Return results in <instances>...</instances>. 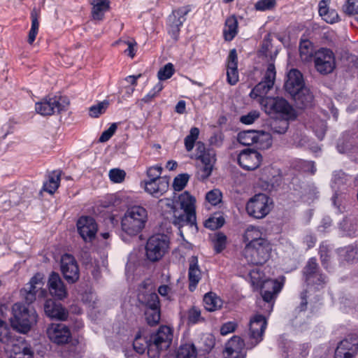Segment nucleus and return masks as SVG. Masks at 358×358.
<instances>
[{"label":"nucleus","instance_id":"nucleus-58","mask_svg":"<svg viewBox=\"0 0 358 358\" xmlns=\"http://www.w3.org/2000/svg\"><path fill=\"white\" fill-rule=\"evenodd\" d=\"M163 84L157 83L153 88L141 99V102L150 103L163 90Z\"/></svg>","mask_w":358,"mask_h":358},{"label":"nucleus","instance_id":"nucleus-63","mask_svg":"<svg viewBox=\"0 0 358 358\" xmlns=\"http://www.w3.org/2000/svg\"><path fill=\"white\" fill-rule=\"evenodd\" d=\"M108 175L111 181L115 183H120L124 180L126 173L123 170L113 169L109 171Z\"/></svg>","mask_w":358,"mask_h":358},{"label":"nucleus","instance_id":"nucleus-56","mask_svg":"<svg viewBox=\"0 0 358 358\" xmlns=\"http://www.w3.org/2000/svg\"><path fill=\"white\" fill-rule=\"evenodd\" d=\"M222 194L218 189H214L209 191L206 195V199L210 204L215 206L222 201Z\"/></svg>","mask_w":358,"mask_h":358},{"label":"nucleus","instance_id":"nucleus-38","mask_svg":"<svg viewBox=\"0 0 358 358\" xmlns=\"http://www.w3.org/2000/svg\"><path fill=\"white\" fill-rule=\"evenodd\" d=\"M222 299L213 292L206 293L203 296V305L206 310L213 312L222 306Z\"/></svg>","mask_w":358,"mask_h":358},{"label":"nucleus","instance_id":"nucleus-35","mask_svg":"<svg viewBox=\"0 0 358 358\" xmlns=\"http://www.w3.org/2000/svg\"><path fill=\"white\" fill-rule=\"evenodd\" d=\"M313 44L309 40H302L299 44V56L302 62H311L315 57Z\"/></svg>","mask_w":358,"mask_h":358},{"label":"nucleus","instance_id":"nucleus-19","mask_svg":"<svg viewBox=\"0 0 358 358\" xmlns=\"http://www.w3.org/2000/svg\"><path fill=\"white\" fill-rule=\"evenodd\" d=\"M77 229L80 236L85 242L94 239L97 232V224L90 216H82L77 222Z\"/></svg>","mask_w":358,"mask_h":358},{"label":"nucleus","instance_id":"nucleus-13","mask_svg":"<svg viewBox=\"0 0 358 358\" xmlns=\"http://www.w3.org/2000/svg\"><path fill=\"white\" fill-rule=\"evenodd\" d=\"M260 105L268 115L280 114L287 118L291 117L293 112L292 107L283 98L266 97L261 99Z\"/></svg>","mask_w":358,"mask_h":358},{"label":"nucleus","instance_id":"nucleus-47","mask_svg":"<svg viewBox=\"0 0 358 358\" xmlns=\"http://www.w3.org/2000/svg\"><path fill=\"white\" fill-rule=\"evenodd\" d=\"M31 27L28 36V43L29 44H31L35 41L39 27L38 14L35 9L31 11Z\"/></svg>","mask_w":358,"mask_h":358},{"label":"nucleus","instance_id":"nucleus-30","mask_svg":"<svg viewBox=\"0 0 358 358\" xmlns=\"http://www.w3.org/2000/svg\"><path fill=\"white\" fill-rule=\"evenodd\" d=\"M194 157L199 159L202 164L213 165L215 162V152L212 149H206L203 143L199 141L196 143Z\"/></svg>","mask_w":358,"mask_h":358},{"label":"nucleus","instance_id":"nucleus-59","mask_svg":"<svg viewBox=\"0 0 358 358\" xmlns=\"http://www.w3.org/2000/svg\"><path fill=\"white\" fill-rule=\"evenodd\" d=\"M319 254L323 266L328 268V262L330 258V249L327 244H321L320 246Z\"/></svg>","mask_w":358,"mask_h":358},{"label":"nucleus","instance_id":"nucleus-2","mask_svg":"<svg viewBox=\"0 0 358 358\" xmlns=\"http://www.w3.org/2000/svg\"><path fill=\"white\" fill-rule=\"evenodd\" d=\"M148 220L147 210L141 206H133L127 209L121 219L122 231L136 236L145 228Z\"/></svg>","mask_w":358,"mask_h":358},{"label":"nucleus","instance_id":"nucleus-43","mask_svg":"<svg viewBox=\"0 0 358 358\" xmlns=\"http://www.w3.org/2000/svg\"><path fill=\"white\" fill-rule=\"evenodd\" d=\"M261 236L262 233L257 227L250 226L247 228L243 238L245 243L255 244V242L259 243L260 240H266Z\"/></svg>","mask_w":358,"mask_h":358},{"label":"nucleus","instance_id":"nucleus-33","mask_svg":"<svg viewBox=\"0 0 358 358\" xmlns=\"http://www.w3.org/2000/svg\"><path fill=\"white\" fill-rule=\"evenodd\" d=\"M291 96L296 106L300 108L310 106L313 101V95L306 87L297 91L296 94L291 95Z\"/></svg>","mask_w":358,"mask_h":358},{"label":"nucleus","instance_id":"nucleus-31","mask_svg":"<svg viewBox=\"0 0 358 358\" xmlns=\"http://www.w3.org/2000/svg\"><path fill=\"white\" fill-rule=\"evenodd\" d=\"M201 278V271L198 264L196 256H192L189 260L188 279L189 281V289L194 291Z\"/></svg>","mask_w":358,"mask_h":358},{"label":"nucleus","instance_id":"nucleus-9","mask_svg":"<svg viewBox=\"0 0 358 358\" xmlns=\"http://www.w3.org/2000/svg\"><path fill=\"white\" fill-rule=\"evenodd\" d=\"M273 201L265 194H257L246 204L248 214L255 219L265 217L271 211Z\"/></svg>","mask_w":358,"mask_h":358},{"label":"nucleus","instance_id":"nucleus-45","mask_svg":"<svg viewBox=\"0 0 358 358\" xmlns=\"http://www.w3.org/2000/svg\"><path fill=\"white\" fill-rule=\"evenodd\" d=\"M257 130L242 131L238 134V142L243 145H252L255 143Z\"/></svg>","mask_w":358,"mask_h":358},{"label":"nucleus","instance_id":"nucleus-37","mask_svg":"<svg viewBox=\"0 0 358 358\" xmlns=\"http://www.w3.org/2000/svg\"><path fill=\"white\" fill-rule=\"evenodd\" d=\"M319 14L327 23L333 24L338 21L339 16L334 9H329L324 0L319 3Z\"/></svg>","mask_w":358,"mask_h":358},{"label":"nucleus","instance_id":"nucleus-6","mask_svg":"<svg viewBox=\"0 0 358 358\" xmlns=\"http://www.w3.org/2000/svg\"><path fill=\"white\" fill-rule=\"evenodd\" d=\"M173 340L172 329L167 326H162L150 336V348L148 357H158L160 352L167 350Z\"/></svg>","mask_w":358,"mask_h":358},{"label":"nucleus","instance_id":"nucleus-41","mask_svg":"<svg viewBox=\"0 0 358 358\" xmlns=\"http://www.w3.org/2000/svg\"><path fill=\"white\" fill-rule=\"evenodd\" d=\"M256 134L254 145H255L257 148L266 150L271 146L272 138L269 133L257 130Z\"/></svg>","mask_w":358,"mask_h":358},{"label":"nucleus","instance_id":"nucleus-23","mask_svg":"<svg viewBox=\"0 0 358 358\" xmlns=\"http://www.w3.org/2000/svg\"><path fill=\"white\" fill-rule=\"evenodd\" d=\"M262 155L256 150L245 149L238 155L237 162L244 169L252 171L259 167Z\"/></svg>","mask_w":358,"mask_h":358},{"label":"nucleus","instance_id":"nucleus-62","mask_svg":"<svg viewBox=\"0 0 358 358\" xmlns=\"http://www.w3.org/2000/svg\"><path fill=\"white\" fill-rule=\"evenodd\" d=\"M201 319V310L196 307H192L187 312V321L189 324L197 323Z\"/></svg>","mask_w":358,"mask_h":358},{"label":"nucleus","instance_id":"nucleus-49","mask_svg":"<svg viewBox=\"0 0 358 358\" xmlns=\"http://www.w3.org/2000/svg\"><path fill=\"white\" fill-rule=\"evenodd\" d=\"M108 106L109 101L108 100L99 102L97 104L93 105L90 108L89 114L92 117H98L106 112Z\"/></svg>","mask_w":358,"mask_h":358},{"label":"nucleus","instance_id":"nucleus-28","mask_svg":"<svg viewBox=\"0 0 358 358\" xmlns=\"http://www.w3.org/2000/svg\"><path fill=\"white\" fill-rule=\"evenodd\" d=\"M44 311L48 317L59 320H66L68 315V313L62 306L52 299L46 300L44 304Z\"/></svg>","mask_w":358,"mask_h":358},{"label":"nucleus","instance_id":"nucleus-1","mask_svg":"<svg viewBox=\"0 0 358 358\" xmlns=\"http://www.w3.org/2000/svg\"><path fill=\"white\" fill-rule=\"evenodd\" d=\"M195 199L187 192L180 194L175 200H159L162 208H166L173 213V224L178 228L184 226L196 227Z\"/></svg>","mask_w":358,"mask_h":358},{"label":"nucleus","instance_id":"nucleus-52","mask_svg":"<svg viewBox=\"0 0 358 358\" xmlns=\"http://www.w3.org/2000/svg\"><path fill=\"white\" fill-rule=\"evenodd\" d=\"M11 331L8 324L0 319V341L8 343L11 341Z\"/></svg>","mask_w":358,"mask_h":358},{"label":"nucleus","instance_id":"nucleus-15","mask_svg":"<svg viewBox=\"0 0 358 358\" xmlns=\"http://www.w3.org/2000/svg\"><path fill=\"white\" fill-rule=\"evenodd\" d=\"M192 10V6L187 5L172 11L168 17V32L176 41L178 39L180 27L186 20L185 16Z\"/></svg>","mask_w":358,"mask_h":358},{"label":"nucleus","instance_id":"nucleus-10","mask_svg":"<svg viewBox=\"0 0 358 358\" xmlns=\"http://www.w3.org/2000/svg\"><path fill=\"white\" fill-rule=\"evenodd\" d=\"M275 77L276 71L274 64L272 62L268 64L262 81L256 85L250 92V98L253 99H258L260 103L261 99L267 97L266 94L273 88Z\"/></svg>","mask_w":358,"mask_h":358},{"label":"nucleus","instance_id":"nucleus-14","mask_svg":"<svg viewBox=\"0 0 358 358\" xmlns=\"http://www.w3.org/2000/svg\"><path fill=\"white\" fill-rule=\"evenodd\" d=\"M43 276L41 273H36L32 277L28 284L21 289L20 294L27 303L34 302L36 296L45 298L47 296V291L43 289Z\"/></svg>","mask_w":358,"mask_h":358},{"label":"nucleus","instance_id":"nucleus-3","mask_svg":"<svg viewBox=\"0 0 358 358\" xmlns=\"http://www.w3.org/2000/svg\"><path fill=\"white\" fill-rule=\"evenodd\" d=\"M12 314L13 317L10 318L12 327L22 333L29 331L36 322V312L20 303H16L12 306Z\"/></svg>","mask_w":358,"mask_h":358},{"label":"nucleus","instance_id":"nucleus-54","mask_svg":"<svg viewBox=\"0 0 358 358\" xmlns=\"http://www.w3.org/2000/svg\"><path fill=\"white\" fill-rule=\"evenodd\" d=\"M189 176L187 173L178 175L173 180V187L175 191H181L187 185Z\"/></svg>","mask_w":358,"mask_h":358},{"label":"nucleus","instance_id":"nucleus-40","mask_svg":"<svg viewBox=\"0 0 358 358\" xmlns=\"http://www.w3.org/2000/svg\"><path fill=\"white\" fill-rule=\"evenodd\" d=\"M282 178L279 175L273 176L271 178L262 177L260 179V187L262 189L271 192L276 191L280 186Z\"/></svg>","mask_w":358,"mask_h":358},{"label":"nucleus","instance_id":"nucleus-53","mask_svg":"<svg viewBox=\"0 0 358 358\" xmlns=\"http://www.w3.org/2000/svg\"><path fill=\"white\" fill-rule=\"evenodd\" d=\"M175 69L173 65L171 63L166 64L164 67L161 68L158 73V79L162 80H166L170 78L174 73Z\"/></svg>","mask_w":358,"mask_h":358},{"label":"nucleus","instance_id":"nucleus-36","mask_svg":"<svg viewBox=\"0 0 358 358\" xmlns=\"http://www.w3.org/2000/svg\"><path fill=\"white\" fill-rule=\"evenodd\" d=\"M61 172L59 171H53L49 173L48 180L44 182L43 190L50 194H53L58 189L60 183Z\"/></svg>","mask_w":358,"mask_h":358},{"label":"nucleus","instance_id":"nucleus-12","mask_svg":"<svg viewBox=\"0 0 358 358\" xmlns=\"http://www.w3.org/2000/svg\"><path fill=\"white\" fill-rule=\"evenodd\" d=\"M68 104L69 101L64 96H48L36 103L35 110L41 115H51L65 110Z\"/></svg>","mask_w":358,"mask_h":358},{"label":"nucleus","instance_id":"nucleus-21","mask_svg":"<svg viewBox=\"0 0 358 358\" xmlns=\"http://www.w3.org/2000/svg\"><path fill=\"white\" fill-rule=\"evenodd\" d=\"M348 181V176L344 172L338 171L334 173L331 187L334 191L331 200L334 206H339Z\"/></svg>","mask_w":358,"mask_h":358},{"label":"nucleus","instance_id":"nucleus-26","mask_svg":"<svg viewBox=\"0 0 358 358\" xmlns=\"http://www.w3.org/2000/svg\"><path fill=\"white\" fill-rule=\"evenodd\" d=\"M169 187V178L164 176L157 180H148L145 182V191L155 197H159L167 192Z\"/></svg>","mask_w":358,"mask_h":358},{"label":"nucleus","instance_id":"nucleus-20","mask_svg":"<svg viewBox=\"0 0 358 358\" xmlns=\"http://www.w3.org/2000/svg\"><path fill=\"white\" fill-rule=\"evenodd\" d=\"M61 271L69 283H74L79 278V269L75 258L64 254L61 258Z\"/></svg>","mask_w":358,"mask_h":358},{"label":"nucleus","instance_id":"nucleus-27","mask_svg":"<svg viewBox=\"0 0 358 358\" xmlns=\"http://www.w3.org/2000/svg\"><path fill=\"white\" fill-rule=\"evenodd\" d=\"M238 57L236 49L230 50L227 57V82L234 85L238 81Z\"/></svg>","mask_w":358,"mask_h":358},{"label":"nucleus","instance_id":"nucleus-51","mask_svg":"<svg viewBox=\"0 0 358 358\" xmlns=\"http://www.w3.org/2000/svg\"><path fill=\"white\" fill-rule=\"evenodd\" d=\"M341 253L347 262H353L358 259V248L356 246H347L341 250Z\"/></svg>","mask_w":358,"mask_h":358},{"label":"nucleus","instance_id":"nucleus-44","mask_svg":"<svg viewBox=\"0 0 358 358\" xmlns=\"http://www.w3.org/2000/svg\"><path fill=\"white\" fill-rule=\"evenodd\" d=\"M140 301L144 304L145 309L160 308L159 296L155 292L143 294Z\"/></svg>","mask_w":358,"mask_h":358},{"label":"nucleus","instance_id":"nucleus-55","mask_svg":"<svg viewBox=\"0 0 358 358\" xmlns=\"http://www.w3.org/2000/svg\"><path fill=\"white\" fill-rule=\"evenodd\" d=\"M224 220L222 217H212L206 220L204 226L206 228L215 230L223 226Z\"/></svg>","mask_w":358,"mask_h":358},{"label":"nucleus","instance_id":"nucleus-4","mask_svg":"<svg viewBox=\"0 0 358 358\" xmlns=\"http://www.w3.org/2000/svg\"><path fill=\"white\" fill-rule=\"evenodd\" d=\"M282 285L276 280H265L262 285V299L257 301V306L264 314L270 315L273 310L275 299L281 291Z\"/></svg>","mask_w":358,"mask_h":358},{"label":"nucleus","instance_id":"nucleus-18","mask_svg":"<svg viewBox=\"0 0 358 358\" xmlns=\"http://www.w3.org/2000/svg\"><path fill=\"white\" fill-rule=\"evenodd\" d=\"M284 358H306L309 353L308 343L296 344L291 341L280 343Z\"/></svg>","mask_w":358,"mask_h":358},{"label":"nucleus","instance_id":"nucleus-48","mask_svg":"<svg viewBox=\"0 0 358 358\" xmlns=\"http://www.w3.org/2000/svg\"><path fill=\"white\" fill-rule=\"evenodd\" d=\"M176 358H196V350L193 344L181 345L177 351Z\"/></svg>","mask_w":358,"mask_h":358},{"label":"nucleus","instance_id":"nucleus-17","mask_svg":"<svg viewBox=\"0 0 358 358\" xmlns=\"http://www.w3.org/2000/svg\"><path fill=\"white\" fill-rule=\"evenodd\" d=\"M303 276L308 285L322 287L327 282V277L320 272L315 258H310L303 268Z\"/></svg>","mask_w":358,"mask_h":358},{"label":"nucleus","instance_id":"nucleus-25","mask_svg":"<svg viewBox=\"0 0 358 358\" xmlns=\"http://www.w3.org/2000/svg\"><path fill=\"white\" fill-rule=\"evenodd\" d=\"M50 294L58 299H63L67 296L66 287L58 273L52 272L48 279Z\"/></svg>","mask_w":358,"mask_h":358},{"label":"nucleus","instance_id":"nucleus-32","mask_svg":"<svg viewBox=\"0 0 358 358\" xmlns=\"http://www.w3.org/2000/svg\"><path fill=\"white\" fill-rule=\"evenodd\" d=\"M33 350L24 340L13 344L10 358H33Z\"/></svg>","mask_w":358,"mask_h":358},{"label":"nucleus","instance_id":"nucleus-42","mask_svg":"<svg viewBox=\"0 0 358 358\" xmlns=\"http://www.w3.org/2000/svg\"><path fill=\"white\" fill-rule=\"evenodd\" d=\"M133 348L138 355L144 353L146 349L148 352L150 348V338H148L147 337H143L140 334H137L133 342Z\"/></svg>","mask_w":358,"mask_h":358},{"label":"nucleus","instance_id":"nucleus-64","mask_svg":"<svg viewBox=\"0 0 358 358\" xmlns=\"http://www.w3.org/2000/svg\"><path fill=\"white\" fill-rule=\"evenodd\" d=\"M259 117V113L257 110H252L248 114L240 117V122L245 124H251Z\"/></svg>","mask_w":358,"mask_h":358},{"label":"nucleus","instance_id":"nucleus-46","mask_svg":"<svg viewBox=\"0 0 358 358\" xmlns=\"http://www.w3.org/2000/svg\"><path fill=\"white\" fill-rule=\"evenodd\" d=\"M199 133V129L197 127H194L190 129L189 134L184 139L185 150L187 152H191L193 150Z\"/></svg>","mask_w":358,"mask_h":358},{"label":"nucleus","instance_id":"nucleus-8","mask_svg":"<svg viewBox=\"0 0 358 358\" xmlns=\"http://www.w3.org/2000/svg\"><path fill=\"white\" fill-rule=\"evenodd\" d=\"M266 327V319L261 314H257L250 319L249 329L243 335V337L248 340L247 341L248 349H252L263 340Z\"/></svg>","mask_w":358,"mask_h":358},{"label":"nucleus","instance_id":"nucleus-29","mask_svg":"<svg viewBox=\"0 0 358 358\" xmlns=\"http://www.w3.org/2000/svg\"><path fill=\"white\" fill-rule=\"evenodd\" d=\"M287 143L292 147L309 148L314 152L320 150L317 145L311 146L308 137L301 131H294L290 136Z\"/></svg>","mask_w":358,"mask_h":358},{"label":"nucleus","instance_id":"nucleus-16","mask_svg":"<svg viewBox=\"0 0 358 358\" xmlns=\"http://www.w3.org/2000/svg\"><path fill=\"white\" fill-rule=\"evenodd\" d=\"M245 337L241 338L234 336L227 343L223 352L224 358H245L247 348Z\"/></svg>","mask_w":358,"mask_h":358},{"label":"nucleus","instance_id":"nucleus-34","mask_svg":"<svg viewBox=\"0 0 358 358\" xmlns=\"http://www.w3.org/2000/svg\"><path fill=\"white\" fill-rule=\"evenodd\" d=\"M92 15L94 20H101L104 13L109 9V0H91Z\"/></svg>","mask_w":358,"mask_h":358},{"label":"nucleus","instance_id":"nucleus-7","mask_svg":"<svg viewBox=\"0 0 358 358\" xmlns=\"http://www.w3.org/2000/svg\"><path fill=\"white\" fill-rule=\"evenodd\" d=\"M169 243V237L164 234L151 236L145 245L146 258L152 262H158L168 252Z\"/></svg>","mask_w":358,"mask_h":358},{"label":"nucleus","instance_id":"nucleus-50","mask_svg":"<svg viewBox=\"0 0 358 358\" xmlns=\"http://www.w3.org/2000/svg\"><path fill=\"white\" fill-rule=\"evenodd\" d=\"M145 317L150 325L157 324L160 320V308L145 309Z\"/></svg>","mask_w":358,"mask_h":358},{"label":"nucleus","instance_id":"nucleus-60","mask_svg":"<svg viewBox=\"0 0 358 358\" xmlns=\"http://www.w3.org/2000/svg\"><path fill=\"white\" fill-rule=\"evenodd\" d=\"M340 229L343 231V235L351 236L355 233V227L347 218L343 220L340 223Z\"/></svg>","mask_w":358,"mask_h":358},{"label":"nucleus","instance_id":"nucleus-22","mask_svg":"<svg viewBox=\"0 0 358 358\" xmlns=\"http://www.w3.org/2000/svg\"><path fill=\"white\" fill-rule=\"evenodd\" d=\"M47 334L49 339L57 345L67 343L71 338L70 329L62 323L50 324L47 329Z\"/></svg>","mask_w":358,"mask_h":358},{"label":"nucleus","instance_id":"nucleus-5","mask_svg":"<svg viewBox=\"0 0 358 358\" xmlns=\"http://www.w3.org/2000/svg\"><path fill=\"white\" fill-rule=\"evenodd\" d=\"M260 242L246 243L243 251L244 257L248 264L262 265L270 257L271 246L267 240H260Z\"/></svg>","mask_w":358,"mask_h":358},{"label":"nucleus","instance_id":"nucleus-39","mask_svg":"<svg viewBox=\"0 0 358 358\" xmlns=\"http://www.w3.org/2000/svg\"><path fill=\"white\" fill-rule=\"evenodd\" d=\"M238 21L234 16L228 17L223 30L224 39L231 41L237 34Z\"/></svg>","mask_w":358,"mask_h":358},{"label":"nucleus","instance_id":"nucleus-57","mask_svg":"<svg viewBox=\"0 0 358 358\" xmlns=\"http://www.w3.org/2000/svg\"><path fill=\"white\" fill-rule=\"evenodd\" d=\"M343 10L348 15L358 14V0H346Z\"/></svg>","mask_w":358,"mask_h":358},{"label":"nucleus","instance_id":"nucleus-24","mask_svg":"<svg viewBox=\"0 0 358 358\" xmlns=\"http://www.w3.org/2000/svg\"><path fill=\"white\" fill-rule=\"evenodd\" d=\"M305 83L302 73L296 69H291L287 76L285 83V89L290 95L305 87Z\"/></svg>","mask_w":358,"mask_h":358},{"label":"nucleus","instance_id":"nucleus-61","mask_svg":"<svg viewBox=\"0 0 358 358\" xmlns=\"http://www.w3.org/2000/svg\"><path fill=\"white\" fill-rule=\"evenodd\" d=\"M227 237L222 233H218L214 240V249L216 253L221 252L226 247Z\"/></svg>","mask_w":358,"mask_h":358},{"label":"nucleus","instance_id":"nucleus-11","mask_svg":"<svg viewBox=\"0 0 358 358\" xmlns=\"http://www.w3.org/2000/svg\"><path fill=\"white\" fill-rule=\"evenodd\" d=\"M313 61L315 70L323 76L331 73L336 65L334 53L327 48L316 50Z\"/></svg>","mask_w":358,"mask_h":358}]
</instances>
